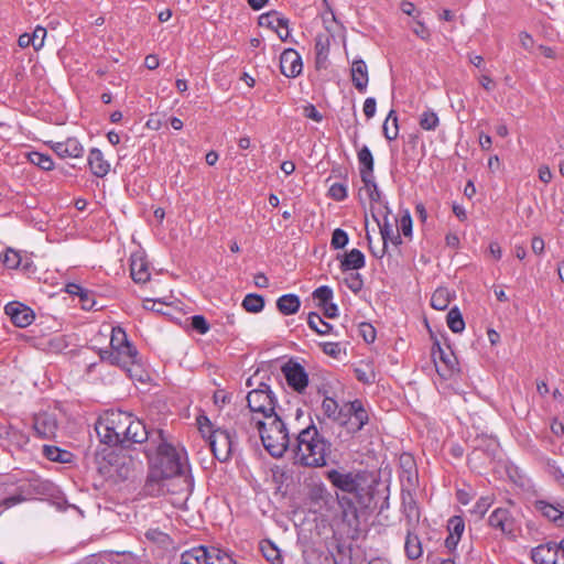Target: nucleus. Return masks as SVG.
I'll use <instances>...</instances> for the list:
<instances>
[{"mask_svg":"<svg viewBox=\"0 0 564 564\" xmlns=\"http://www.w3.org/2000/svg\"><path fill=\"white\" fill-rule=\"evenodd\" d=\"M145 442L144 452L152 464L145 489L152 495H178L180 502L186 500L192 481L186 475L187 458L184 451L169 443L163 430H151Z\"/></svg>","mask_w":564,"mask_h":564,"instance_id":"nucleus-1","label":"nucleus"},{"mask_svg":"<svg viewBox=\"0 0 564 564\" xmlns=\"http://www.w3.org/2000/svg\"><path fill=\"white\" fill-rule=\"evenodd\" d=\"M95 430L100 442L109 446L142 444L151 432L140 420L120 410L105 412L97 420Z\"/></svg>","mask_w":564,"mask_h":564,"instance_id":"nucleus-2","label":"nucleus"},{"mask_svg":"<svg viewBox=\"0 0 564 564\" xmlns=\"http://www.w3.org/2000/svg\"><path fill=\"white\" fill-rule=\"evenodd\" d=\"M332 443L319 433L312 423L301 430L292 448L293 465L306 468H322L327 466L332 454Z\"/></svg>","mask_w":564,"mask_h":564,"instance_id":"nucleus-3","label":"nucleus"},{"mask_svg":"<svg viewBox=\"0 0 564 564\" xmlns=\"http://www.w3.org/2000/svg\"><path fill=\"white\" fill-rule=\"evenodd\" d=\"M249 434L258 432L263 447L274 458L284 455L290 446V435L286 424L280 413L269 415L268 419H260L258 415L249 414Z\"/></svg>","mask_w":564,"mask_h":564,"instance_id":"nucleus-4","label":"nucleus"},{"mask_svg":"<svg viewBox=\"0 0 564 564\" xmlns=\"http://www.w3.org/2000/svg\"><path fill=\"white\" fill-rule=\"evenodd\" d=\"M246 399L248 411L240 413L237 425L240 430L249 434V414L258 415L260 419H268L269 415L278 413L276 399L270 386L264 382H261L258 388L249 391Z\"/></svg>","mask_w":564,"mask_h":564,"instance_id":"nucleus-5","label":"nucleus"},{"mask_svg":"<svg viewBox=\"0 0 564 564\" xmlns=\"http://www.w3.org/2000/svg\"><path fill=\"white\" fill-rule=\"evenodd\" d=\"M98 354L101 361L121 368L128 373L130 379L143 381L144 371L139 351L131 341L115 351L99 349Z\"/></svg>","mask_w":564,"mask_h":564,"instance_id":"nucleus-6","label":"nucleus"},{"mask_svg":"<svg viewBox=\"0 0 564 564\" xmlns=\"http://www.w3.org/2000/svg\"><path fill=\"white\" fill-rule=\"evenodd\" d=\"M326 478L338 490L354 495L358 500L369 494L368 477L365 471H340L330 469Z\"/></svg>","mask_w":564,"mask_h":564,"instance_id":"nucleus-7","label":"nucleus"},{"mask_svg":"<svg viewBox=\"0 0 564 564\" xmlns=\"http://www.w3.org/2000/svg\"><path fill=\"white\" fill-rule=\"evenodd\" d=\"M19 492L9 496L7 499H0V502H6L7 506H15L22 501L36 499L40 496H45L51 490V484L37 477H32L22 481L18 487Z\"/></svg>","mask_w":564,"mask_h":564,"instance_id":"nucleus-8","label":"nucleus"},{"mask_svg":"<svg viewBox=\"0 0 564 564\" xmlns=\"http://www.w3.org/2000/svg\"><path fill=\"white\" fill-rule=\"evenodd\" d=\"M432 357L440 377L445 380L452 379L458 371V361L448 347L444 349L438 340H435L432 348Z\"/></svg>","mask_w":564,"mask_h":564,"instance_id":"nucleus-9","label":"nucleus"},{"mask_svg":"<svg viewBox=\"0 0 564 564\" xmlns=\"http://www.w3.org/2000/svg\"><path fill=\"white\" fill-rule=\"evenodd\" d=\"M344 414L341 426L347 427L349 432L357 433L369 422L368 411L364 403L356 399L344 403Z\"/></svg>","mask_w":564,"mask_h":564,"instance_id":"nucleus-10","label":"nucleus"},{"mask_svg":"<svg viewBox=\"0 0 564 564\" xmlns=\"http://www.w3.org/2000/svg\"><path fill=\"white\" fill-rule=\"evenodd\" d=\"M209 445L219 462H227L232 452V436L227 430L215 429L209 435Z\"/></svg>","mask_w":564,"mask_h":564,"instance_id":"nucleus-11","label":"nucleus"},{"mask_svg":"<svg viewBox=\"0 0 564 564\" xmlns=\"http://www.w3.org/2000/svg\"><path fill=\"white\" fill-rule=\"evenodd\" d=\"M281 370L288 384L296 392H303L308 386V375L297 361L289 360Z\"/></svg>","mask_w":564,"mask_h":564,"instance_id":"nucleus-12","label":"nucleus"},{"mask_svg":"<svg viewBox=\"0 0 564 564\" xmlns=\"http://www.w3.org/2000/svg\"><path fill=\"white\" fill-rule=\"evenodd\" d=\"M194 553L193 560L196 564H235V561L219 549L199 545L188 550Z\"/></svg>","mask_w":564,"mask_h":564,"instance_id":"nucleus-13","label":"nucleus"},{"mask_svg":"<svg viewBox=\"0 0 564 564\" xmlns=\"http://www.w3.org/2000/svg\"><path fill=\"white\" fill-rule=\"evenodd\" d=\"M258 23L260 26L275 31L281 41H288L290 36L289 20L276 11H270L261 14Z\"/></svg>","mask_w":564,"mask_h":564,"instance_id":"nucleus-14","label":"nucleus"},{"mask_svg":"<svg viewBox=\"0 0 564 564\" xmlns=\"http://www.w3.org/2000/svg\"><path fill=\"white\" fill-rule=\"evenodd\" d=\"M57 420L54 414L42 412L33 417V430L37 437L48 440L56 435Z\"/></svg>","mask_w":564,"mask_h":564,"instance_id":"nucleus-15","label":"nucleus"},{"mask_svg":"<svg viewBox=\"0 0 564 564\" xmlns=\"http://www.w3.org/2000/svg\"><path fill=\"white\" fill-rule=\"evenodd\" d=\"M4 312L12 323L21 328L31 325L35 318L34 312L20 302H10L4 306Z\"/></svg>","mask_w":564,"mask_h":564,"instance_id":"nucleus-16","label":"nucleus"},{"mask_svg":"<svg viewBox=\"0 0 564 564\" xmlns=\"http://www.w3.org/2000/svg\"><path fill=\"white\" fill-rule=\"evenodd\" d=\"M332 555L335 564H362L364 558L358 550L350 545L340 544L337 541L330 542Z\"/></svg>","mask_w":564,"mask_h":564,"instance_id":"nucleus-17","label":"nucleus"},{"mask_svg":"<svg viewBox=\"0 0 564 564\" xmlns=\"http://www.w3.org/2000/svg\"><path fill=\"white\" fill-rule=\"evenodd\" d=\"M302 58L301 55L293 48H286L280 56V69L281 73L289 77L294 78L302 72Z\"/></svg>","mask_w":564,"mask_h":564,"instance_id":"nucleus-18","label":"nucleus"},{"mask_svg":"<svg viewBox=\"0 0 564 564\" xmlns=\"http://www.w3.org/2000/svg\"><path fill=\"white\" fill-rule=\"evenodd\" d=\"M401 499H402V513L405 517L408 527H415L420 520V510L414 497V494L411 489L402 488L401 490Z\"/></svg>","mask_w":564,"mask_h":564,"instance_id":"nucleus-19","label":"nucleus"},{"mask_svg":"<svg viewBox=\"0 0 564 564\" xmlns=\"http://www.w3.org/2000/svg\"><path fill=\"white\" fill-rule=\"evenodd\" d=\"M489 525L494 529L500 530L503 534L513 535L514 520L509 510L498 508L489 516Z\"/></svg>","mask_w":564,"mask_h":564,"instance_id":"nucleus-20","label":"nucleus"},{"mask_svg":"<svg viewBox=\"0 0 564 564\" xmlns=\"http://www.w3.org/2000/svg\"><path fill=\"white\" fill-rule=\"evenodd\" d=\"M51 148L62 159L82 158L84 154V147L76 138H68L63 142H53Z\"/></svg>","mask_w":564,"mask_h":564,"instance_id":"nucleus-21","label":"nucleus"},{"mask_svg":"<svg viewBox=\"0 0 564 564\" xmlns=\"http://www.w3.org/2000/svg\"><path fill=\"white\" fill-rule=\"evenodd\" d=\"M414 529L415 527H408L404 542L405 556L411 561L419 560L423 555L422 541Z\"/></svg>","mask_w":564,"mask_h":564,"instance_id":"nucleus-22","label":"nucleus"},{"mask_svg":"<svg viewBox=\"0 0 564 564\" xmlns=\"http://www.w3.org/2000/svg\"><path fill=\"white\" fill-rule=\"evenodd\" d=\"M88 166L91 173L97 177H104L110 170V164L105 160L102 152L93 148L88 154Z\"/></svg>","mask_w":564,"mask_h":564,"instance_id":"nucleus-23","label":"nucleus"},{"mask_svg":"<svg viewBox=\"0 0 564 564\" xmlns=\"http://www.w3.org/2000/svg\"><path fill=\"white\" fill-rule=\"evenodd\" d=\"M389 214H384L382 221L379 220L375 214H372L373 219L377 221L380 235L382 238V242L384 243V248H387L388 242L390 241L393 246H399L402 243V239L400 237L399 231L394 232L393 226L389 223L388 219Z\"/></svg>","mask_w":564,"mask_h":564,"instance_id":"nucleus-24","label":"nucleus"},{"mask_svg":"<svg viewBox=\"0 0 564 564\" xmlns=\"http://www.w3.org/2000/svg\"><path fill=\"white\" fill-rule=\"evenodd\" d=\"M533 507L541 516L553 522L561 520L564 514L560 503L554 505L543 499L535 500Z\"/></svg>","mask_w":564,"mask_h":564,"instance_id":"nucleus-25","label":"nucleus"},{"mask_svg":"<svg viewBox=\"0 0 564 564\" xmlns=\"http://www.w3.org/2000/svg\"><path fill=\"white\" fill-rule=\"evenodd\" d=\"M351 80L356 89L364 93L368 86V68L362 59L354 61L351 65Z\"/></svg>","mask_w":564,"mask_h":564,"instance_id":"nucleus-26","label":"nucleus"},{"mask_svg":"<svg viewBox=\"0 0 564 564\" xmlns=\"http://www.w3.org/2000/svg\"><path fill=\"white\" fill-rule=\"evenodd\" d=\"M307 564H335L330 544L326 549L312 547L304 552Z\"/></svg>","mask_w":564,"mask_h":564,"instance_id":"nucleus-27","label":"nucleus"},{"mask_svg":"<svg viewBox=\"0 0 564 564\" xmlns=\"http://www.w3.org/2000/svg\"><path fill=\"white\" fill-rule=\"evenodd\" d=\"M322 411L326 417L341 426L344 414V404L339 405L333 398L326 397L322 402Z\"/></svg>","mask_w":564,"mask_h":564,"instance_id":"nucleus-28","label":"nucleus"},{"mask_svg":"<svg viewBox=\"0 0 564 564\" xmlns=\"http://www.w3.org/2000/svg\"><path fill=\"white\" fill-rule=\"evenodd\" d=\"M366 264L364 253L358 249H352L346 253L340 261L341 271L359 270Z\"/></svg>","mask_w":564,"mask_h":564,"instance_id":"nucleus-29","label":"nucleus"},{"mask_svg":"<svg viewBox=\"0 0 564 564\" xmlns=\"http://www.w3.org/2000/svg\"><path fill=\"white\" fill-rule=\"evenodd\" d=\"M301 306L300 297L295 294H284L276 301V307L283 315H292L297 313Z\"/></svg>","mask_w":564,"mask_h":564,"instance_id":"nucleus-30","label":"nucleus"},{"mask_svg":"<svg viewBox=\"0 0 564 564\" xmlns=\"http://www.w3.org/2000/svg\"><path fill=\"white\" fill-rule=\"evenodd\" d=\"M453 299L452 292L446 288H437L431 297V306L438 311H444L448 307Z\"/></svg>","mask_w":564,"mask_h":564,"instance_id":"nucleus-31","label":"nucleus"},{"mask_svg":"<svg viewBox=\"0 0 564 564\" xmlns=\"http://www.w3.org/2000/svg\"><path fill=\"white\" fill-rule=\"evenodd\" d=\"M130 273L137 283H145L150 278L148 265L141 258L131 260Z\"/></svg>","mask_w":564,"mask_h":564,"instance_id":"nucleus-32","label":"nucleus"},{"mask_svg":"<svg viewBox=\"0 0 564 564\" xmlns=\"http://www.w3.org/2000/svg\"><path fill=\"white\" fill-rule=\"evenodd\" d=\"M382 131L387 140L393 141L398 138L399 126H398V116L395 110H390L388 117L386 118Z\"/></svg>","mask_w":564,"mask_h":564,"instance_id":"nucleus-33","label":"nucleus"},{"mask_svg":"<svg viewBox=\"0 0 564 564\" xmlns=\"http://www.w3.org/2000/svg\"><path fill=\"white\" fill-rule=\"evenodd\" d=\"M307 324L319 335H327L333 330V326L314 312L308 314Z\"/></svg>","mask_w":564,"mask_h":564,"instance_id":"nucleus-34","label":"nucleus"},{"mask_svg":"<svg viewBox=\"0 0 564 564\" xmlns=\"http://www.w3.org/2000/svg\"><path fill=\"white\" fill-rule=\"evenodd\" d=\"M448 328L453 333H462L465 329L463 315L457 306L449 310L446 316Z\"/></svg>","mask_w":564,"mask_h":564,"instance_id":"nucleus-35","label":"nucleus"},{"mask_svg":"<svg viewBox=\"0 0 564 564\" xmlns=\"http://www.w3.org/2000/svg\"><path fill=\"white\" fill-rule=\"evenodd\" d=\"M28 160L44 171H51L54 169L53 159L44 153L37 151H31L26 154Z\"/></svg>","mask_w":564,"mask_h":564,"instance_id":"nucleus-36","label":"nucleus"},{"mask_svg":"<svg viewBox=\"0 0 564 564\" xmlns=\"http://www.w3.org/2000/svg\"><path fill=\"white\" fill-rule=\"evenodd\" d=\"M241 305L249 313H259L264 307V299L259 294L250 293L245 296Z\"/></svg>","mask_w":564,"mask_h":564,"instance_id":"nucleus-37","label":"nucleus"},{"mask_svg":"<svg viewBox=\"0 0 564 564\" xmlns=\"http://www.w3.org/2000/svg\"><path fill=\"white\" fill-rule=\"evenodd\" d=\"M419 124L423 130L434 131L440 124V118L436 112L426 109L420 115Z\"/></svg>","mask_w":564,"mask_h":564,"instance_id":"nucleus-38","label":"nucleus"},{"mask_svg":"<svg viewBox=\"0 0 564 564\" xmlns=\"http://www.w3.org/2000/svg\"><path fill=\"white\" fill-rule=\"evenodd\" d=\"M260 550L263 556L272 564H280L282 562L280 550L269 540L260 543Z\"/></svg>","mask_w":564,"mask_h":564,"instance_id":"nucleus-39","label":"nucleus"},{"mask_svg":"<svg viewBox=\"0 0 564 564\" xmlns=\"http://www.w3.org/2000/svg\"><path fill=\"white\" fill-rule=\"evenodd\" d=\"M357 156L360 164V174L373 172V156L367 145L358 150Z\"/></svg>","mask_w":564,"mask_h":564,"instance_id":"nucleus-40","label":"nucleus"},{"mask_svg":"<svg viewBox=\"0 0 564 564\" xmlns=\"http://www.w3.org/2000/svg\"><path fill=\"white\" fill-rule=\"evenodd\" d=\"M130 343L126 332L121 327H112L110 337V347L106 348L107 351H115L120 349L123 345Z\"/></svg>","mask_w":564,"mask_h":564,"instance_id":"nucleus-41","label":"nucleus"},{"mask_svg":"<svg viewBox=\"0 0 564 564\" xmlns=\"http://www.w3.org/2000/svg\"><path fill=\"white\" fill-rule=\"evenodd\" d=\"M308 496L314 502H326L330 495L325 484L319 480L311 486Z\"/></svg>","mask_w":564,"mask_h":564,"instance_id":"nucleus-42","label":"nucleus"},{"mask_svg":"<svg viewBox=\"0 0 564 564\" xmlns=\"http://www.w3.org/2000/svg\"><path fill=\"white\" fill-rule=\"evenodd\" d=\"M43 453L45 457L52 462L66 463L70 455L67 451H63L56 446L44 445Z\"/></svg>","mask_w":564,"mask_h":564,"instance_id":"nucleus-43","label":"nucleus"},{"mask_svg":"<svg viewBox=\"0 0 564 564\" xmlns=\"http://www.w3.org/2000/svg\"><path fill=\"white\" fill-rule=\"evenodd\" d=\"M315 53H316V67L317 68L325 67L326 59H327V53H328V46H327V43H325L321 36L316 37V40H315Z\"/></svg>","mask_w":564,"mask_h":564,"instance_id":"nucleus-44","label":"nucleus"},{"mask_svg":"<svg viewBox=\"0 0 564 564\" xmlns=\"http://www.w3.org/2000/svg\"><path fill=\"white\" fill-rule=\"evenodd\" d=\"M492 502L494 499L489 496L480 497L470 510V513L476 516L478 519H482Z\"/></svg>","mask_w":564,"mask_h":564,"instance_id":"nucleus-45","label":"nucleus"},{"mask_svg":"<svg viewBox=\"0 0 564 564\" xmlns=\"http://www.w3.org/2000/svg\"><path fill=\"white\" fill-rule=\"evenodd\" d=\"M313 297L318 302V306H322L330 302L333 290L327 285H322L313 292Z\"/></svg>","mask_w":564,"mask_h":564,"instance_id":"nucleus-46","label":"nucleus"},{"mask_svg":"<svg viewBox=\"0 0 564 564\" xmlns=\"http://www.w3.org/2000/svg\"><path fill=\"white\" fill-rule=\"evenodd\" d=\"M398 231H401L404 237H412V218L408 210L397 219Z\"/></svg>","mask_w":564,"mask_h":564,"instance_id":"nucleus-47","label":"nucleus"},{"mask_svg":"<svg viewBox=\"0 0 564 564\" xmlns=\"http://www.w3.org/2000/svg\"><path fill=\"white\" fill-rule=\"evenodd\" d=\"M348 235L345 230L337 228L333 231L330 246L334 249H341L348 243Z\"/></svg>","mask_w":564,"mask_h":564,"instance_id":"nucleus-48","label":"nucleus"},{"mask_svg":"<svg viewBox=\"0 0 564 564\" xmlns=\"http://www.w3.org/2000/svg\"><path fill=\"white\" fill-rule=\"evenodd\" d=\"M328 195L337 202H341L347 197V186L343 183H334L328 189Z\"/></svg>","mask_w":564,"mask_h":564,"instance_id":"nucleus-49","label":"nucleus"},{"mask_svg":"<svg viewBox=\"0 0 564 564\" xmlns=\"http://www.w3.org/2000/svg\"><path fill=\"white\" fill-rule=\"evenodd\" d=\"M191 326L197 333L204 335L209 330V324L203 315H194L191 317Z\"/></svg>","mask_w":564,"mask_h":564,"instance_id":"nucleus-50","label":"nucleus"},{"mask_svg":"<svg viewBox=\"0 0 564 564\" xmlns=\"http://www.w3.org/2000/svg\"><path fill=\"white\" fill-rule=\"evenodd\" d=\"M464 521L460 517H452L448 521V532L449 534L462 538L464 532Z\"/></svg>","mask_w":564,"mask_h":564,"instance_id":"nucleus-51","label":"nucleus"},{"mask_svg":"<svg viewBox=\"0 0 564 564\" xmlns=\"http://www.w3.org/2000/svg\"><path fill=\"white\" fill-rule=\"evenodd\" d=\"M31 35L33 39V48L39 51L44 45V40L46 37V29L42 26H36Z\"/></svg>","mask_w":564,"mask_h":564,"instance_id":"nucleus-52","label":"nucleus"},{"mask_svg":"<svg viewBox=\"0 0 564 564\" xmlns=\"http://www.w3.org/2000/svg\"><path fill=\"white\" fill-rule=\"evenodd\" d=\"M346 285L350 291L357 293L362 289L364 281L359 273H352L346 279Z\"/></svg>","mask_w":564,"mask_h":564,"instance_id":"nucleus-53","label":"nucleus"},{"mask_svg":"<svg viewBox=\"0 0 564 564\" xmlns=\"http://www.w3.org/2000/svg\"><path fill=\"white\" fill-rule=\"evenodd\" d=\"M369 199L371 203H377L381 206L384 207L386 209V214H390V209L388 207V203L383 200L382 198V194L380 192V189L377 187V188H371L370 192L367 193Z\"/></svg>","mask_w":564,"mask_h":564,"instance_id":"nucleus-54","label":"nucleus"},{"mask_svg":"<svg viewBox=\"0 0 564 564\" xmlns=\"http://www.w3.org/2000/svg\"><path fill=\"white\" fill-rule=\"evenodd\" d=\"M545 468L550 475H552L555 479L560 480L564 477L562 474L561 467L556 464L555 460L550 458L545 462Z\"/></svg>","mask_w":564,"mask_h":564,"instance_id":"nucleus-55","label":"nucleus"},{"mask_svg":"<svg viewBox=\"0 0 564 564\" xmlns=\"http://www.w3.org/2000/svg\"><path fill=\"white\" fill-rule=\"evenodd\" d=\"M377 109V102L373 97H368L364 102V113L370 119L375 116Z\"/></svg>","mask_w":564,"mask_h":564,"instance_id":"nucleus-56","label":"nucleus"},{"mask_svg":"<svg viewBox=\"0 0 564 564\" xmlns=\"http://www.w3.org/2000/svg\"><path fill=\"white\" fill-rule=\"evenodd\" d=\"M197 423H198V426H199V431L203 434L209 433V435H210L212 431H215V429H213V423L210 422V420L206 415H199L197 417Z\"/></svg>","mask_w":564,"mask_h":564,"instance_id":"nucleus-57","label":"nucleus"},{"mask_svg":"<svg viewBox=\"0 0 564 564\" xmlns=\"http://www.w3.org/2000/svg\"><path fill=\"white\" fill-rule=\"evenodd\" d=\"M413 32L422 40L427 41L430 39V31L423 22L416 21L413 26Z\"/></svg>","mask_w":564,"mask_h":564,"instance_id":"nucleus-58","label":"nucleus"},{"mask_svg":"<svg viewBox=\"0 0 564 564\" xmlns=\"http://www.w3.org/2000/svg\"><path fill=\"white\" fill-rule=\"evenodd\" d=\"M360 177H361V181H362V183L365 185V189H366L367 193L370 192L371 188H377L378 187L377 183L375 182L373 172H369V174L368 173H361Z\"/></svg>","mask_w":564,"mask_h":564,"instance_id":"nucleus-59","label":"nucleus"},{"mask_svg":"<svg viewBox=\"0 0 564 564\" xmlns=\"http://www.w3.org/2000/svg\"><path fill=\"white\" fill-rule=\"evenodd\" d=\"M66 291L69 294H75V295H78L79 297H88L89 296V291L83 289L80 285H78L76 283L67 284Z\"/></svg>","mask_w":564,"mask_h":564,"instance_id":"nucleus-60","label":"nucleus"},{"mask_svg":"<svg viewBox=\"0 0 564 564\" xmlns=\"http://www.w3.org/2000/svg\"><path fill=\"white\" fill-rule=\"evenodd\" d=\"M304 115L306 118H310L316 122H319L323 119L322 113L313 105H308L304 108Z\"/></svg>","mask_w":564,"mask_h":564,"instance_id":"nucleus-61","label":"nucleus"},{"mask_svg":"<svg viewBox=\"0 0 564 564\" xmlns=\"http://www.w3.org/2000/svg\"><path fill=\"white\" fill-rule=\"evenodd\" d=\"M362 336L367 343H372L376 338L375 328L369 324H362Z\"/></svg>","mask_w":564,"mask_h":564,"instance_id":"nucleus-62","label":"nucleus"},{"mask_svg":"<svg viewBox=\"0 0 564 564\" xmlns=\"http://www.w3.org/2000/svg\"><path fill=\"white\" fill-rule=\"evenodd\" d=\"M321 307H323L324 315L328 318H334L338 315V307L334 303L329 302L327 304L322 305Z\"/></svg>","mask_w":564,"mask_h":564,"instance_id":"nucleus-63","label":"nucleus"},{"mask_svg":"<svg viewBox=\"0 0 564 564\" xmlns=\"http://www.w3.org/2000/svg\"><path fill=\"white\" fill-rule=\"evenodd\" d=\"M80 564H107L105 558L100 555H90L86 557Z\"/></svg>","mask_w":564,"mask_h":564,"instance_id":"nucleus-64","label":"nucleus"}]
</instances>
